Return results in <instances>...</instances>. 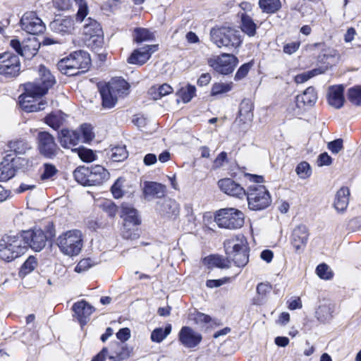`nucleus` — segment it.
<instances>
[{"label":"nucleus","mask_w":361,"mask_h":361,"mask_svg":"<svg viewBox=\"0 0 361 361\" xmlns=\"http://www.w3.org/2000/svg\"><path fill=\"white\" fill-rule=\"evenodd\" d=\"M55 83V78L51 72L41 65L39 68V78L32 82L25 84V92L20 97V107L27 112H36L45 109L44 100L37 99L44 95Z\"/></svg>","instance_id":"f257e3e1"},{"label":"nucleus","mask_w":361,"mask_h":361,"mask_svg":"<svg viewBox=\"0 0 361 361\" xmlns=\"http://www.w3.org/2000/svg\"><path fill=\"white\" fill-rule=\"evenodd\" d=\"M130 85L123 78H113L108 83L99 87V92L102 99V106L111 109L118 102L119 97L126 95Z\"/></svg>","instance_id":"f03ea898"},{"label":"nucleus","mask_w":361,"mask_h":361,"mask_svg":"<svg viewBox=\"0 0 361 361\" xmlns=\"http://www.w3.org/2000/svg\"><path fill=\"white\" fill-rule=\"evenodd\" d=\"M27 251V244L22 233L5 235L0 240V258L12 262Z\"/></svg>","instance_id":"7ed1b4c3"},{"label":"nucleus","mask_w":361,"mask_h":361,"mask_svg":"<svg viewBox=\"0 0 361 361\" xmlns=\"http://www.w3.org/2000/svg\"><path fill=\"white\" fill-rule=\"evenodd\" d=\"M56 245L60 252L65 256H78L83 247V235L78 229H71L63 232L56 238Z\"/></svg>","instance_id":"20e7f679"},{"label":"nucleus","mask_w":361,"mask_h":361,"mask_svg":"<svg viewBox=\"0 0 361 361\" xmlns=\"http://www.w3.org/2000/svg\"><path fill=\"white\" fill-rule=\"evenodd\" d=\"M224 248L227 258L239 267L245 266L249 261L248 245L243 235L226 240Z\"/></svg>","instance_id":"39448f33"},{"label":"nucleus","mask_w":361,"mask_h":361,"mask_svg":"<svg viewBox=\"0 0 361 361\" xmlns=\"http://www.w3.org/2000/svg\"><path fill=\"white\" fill-rule=\"evenodd\" d=\"M90 61V56L87 52L78 51L61 59L57 63V67L63 74L75 75L87 70Z\"/></svg>","instance_id":"423d86ee"},{"label":"nucleus","mask_w":361,"mask_h":361,"mask_svg":"<svg viewBox=\"0 0 361 361\" xmlns=\"http://www.w3.org/2000/svg\"><path fill=\"white\" fill-rule=\"evenodd\" d=\"M211 41L219 48L238 49L241 43L238 31L226 26H216L209 32Z\"/></svg>","instance_id":"0eeeda50"},{"label":"nucleus","mask_w":361,"mask_h":361,"mask_svg":"<svg viewBox=\"0 0 361 361\" xmlns=\"http://www.w3.org/2000/svg\"><path fill=\"white\" fill-rule=\"evenodd\" d=\"M245 195L250 209L259 211L267 208L271 204V197L263 185L252 184L247 188Z\"/></svg>","instance_id":"6e6552de"},{"label":"nucleus","mask_w":361,"mask_h":361,"mask_svg":"<svg viewBox=\"0 0 361 361\" xmlns=\"http://www.w3.org/2000/svg\"><path fill=\"white\" fill-rule=\"evenodd\" d=\"M214 221L220 228L231 230L238 229L244 224V214L241 211L235 208H224L216 212Z\"/></svg>","instance_id":"1a4fd4ad"},{"label":"nucleus","mask_w":361,"mask_h":361,"mask_svg":"<svg viewBox=\"0 0 361 361\" xmlns=\"http://www.w3.org/2000/svg\"><path fill=\"white\" fill-rule=\"evenodd\" d=\"M208 65L222 75H228L234 71L238 63V58L231 54H222L207 60Z\"/></svg>","instance_id":"9d476101"},{"label":"nucleus","mask_w":361,"mask_h":361,"mask_svg":"<svg viewBox=\"0 0 361 361\" xmlns=\"http://www.w3.org/2000/svg\"><path fill=\"white\" fill-rule=\"evenodd\" d=\"M20 71V62L18 56L10 52L0 54V75L16 77Z\"/></svg>","instance_id":"9b49d317"},{"label":"nucleus","mask_w":361,"mask_h":361,"mask_svg":"<svg viewBox=\"0 0 361 361\" xmlns=\"http://www.w3.org/2000/svg\"><path fill=\"white\" fill-rule=\"evenodd\" d=\"M83 34L89 45L95 47H101L103 44V31L100 24L95 20L89 18L83 27Z\"/></svg>","instance_id":"f8f14e48"},{"label":"nucleus","mask_w":361,"mask_h":361,"mask_svg":"<svg viewBox=\"0 0 361 361\" xmlns=\"http://www.w3.org/2000/svg\"><path fill=\"white\" fill-rule=\"evenodd\" d=\"M38 149L42 155L49 159H53L59 152L54 137L47 132L38 134Z\"/></svg>","instance_id":"ddd939ff"},{"label":"nucleus","mask_w":361,"mask_h":361,"mask_svg":"<svg viewBox=\"0 0 361 361\" xmlns=\"http://www.w3.org/2000/svg\"><path fill=\"white\" fill-rule=\"evenodd\" d=\"M27 244V248L30 247L36 252L41 251L46 245L48 237L41 228H35L22 233Z\"/></svg>","instance_id":"4468645a"},{"label":"nucleus","mask_w":361,"mask_h":361,"mask_svg":"<svg viewBox=\"0 0 361 361\" xmlns=\"http://www.w3.org/2000/svg\"><path fill=\"white\" fill-rule=\"evenodd\" d=\"M21 27L27 33L37 35L45 30L42 20L34 12L25 13L20 20Z\"/></svg>","instance_id":"2eb2a0df"},{"label":"nucleus","mask_w":361,"mask_h":361,"mask_svg":"<svg viewBox=\"0 0 361 361\" xmlns=\"http://www.w3.org/2000/svg\"><path fill=\"white\" fill-rule=\"evenodd\" d=\"M75 2L78 9L76 13V20L81 23L89 13V8L85 0H54V6L60 10H68Z\"/></svg>","instance_id":"dca6fc26"},{"label":"nucleus","mask_w":361,"mask_h":361,"mask_svg":"<svg viewBox=\"0 0 361 361\" xmlns=\"http://www.w3.org/2000/svg\"><path fill=\"white\" fill-rule=\"evenodd\" d=\"M158 50V44L146 45L133 51L128 59L131 64L142 65L151 57L152 54Z\"/></svg>","instance_id":"f3484780"},{"label":"nucleus","mask_w":361,"mask_h":361,"mask_svg":"<svg viewBox=\"0 0 361 361\" xmlns=\"http://www.w3.org/2000/svg\"><path fill=\"white\" fill-rule=\"evenodd\" d=\"M308 238L309 231L307 227L304 224H299L292 231L291 245L297 252L303 250L307 243Z\"/></svg>","instance_id":"a211bd4d"},{"label":"nucleus","mask_w":361,"mask_h":361,"mask_svg":"<svg viewBox=\"0 0 361 361\" xmlns=\"http://www.w3.org/2000/svg\"><path fill=\"white\" fill-rule=\"evenodd\" d=\"M179 341L185 348H192L202 341V335L189 326H183L178 335Z\"/></svg>","instance_id":"6ab92c4d"},{"label":"nucleus","mask_w":361,"mask_h":361,"mask_svg":"<svg viewBox=\"0 0 361 361\" xmlns=\"http://www.w3.org/2000/svg\"><path fill=\"white\" fill-rule=\"evenodd\" d=\"M218 185L220 190L228 195L240 199L245 196V190L231 178H226L219 180Z\"/></svg>","instance_id":"aec40b11"},{"label":"nucleus","mask_w":361,"mask_h":361,"mask_svg":"<svg viewBox=\"0 0 361 361\" xmlns=\"http://www.w3.org/2000/svg\"><path fill=\"white\" fill-rule=\"evenodd\" d=\"M344 87L342 85H331L329 87L326 92V99L329 106L339 109L344 105Z\"/></svg>","instance_id":"412c9836"},{"label":"nucleus","mask_w":361,"mask_h":361,"mask_svg":"<svg viewBox=\"0 0 361 361\" xmlns=\"http://www.w3.org/2000/svg\"><path fill=\"white\" fill-rule=\"evenodd\" d=\"M145 199L151 200L154 198H161L166 194L165 185L153 181H145L142 186Z\"/></svg>","instance_id":"4be33fe9"},{"label":"nucleus","mask_w":361,"mask_h":361,"mask_svg":"<svg viewBox=\"0 0 361 361\" xmlns=\"http://www.w3.org/2000/svg\"><path fill=\"white\" fill-rule=\"evenodd\" d=\"M73 310L82 326L87 323L89 317L92 314L94 309L85 300L75 302L73 306Z\"/></svg>","instance_id":"5701e85b"},{"label":"nucleus","mask_w":361,"mask_h":361,"mask_svg":"<svg viewBox=\"0 0 361 361\" xmlns=\"http://www.w3.org/2000/svg\"><path fill=\"white\" fill-rule=\"evenodd\" d=\"M109 177V171L102 166L95 165L89 168L90 185L102 184Z\"/></svg>","instance_id":"b1692460"},{"label":"nucleus","mask_w":361,"mask_h":361,"mask_svg":"<svg viewBox=\"0 0 361 361\" xmlns=\"http://www.w3.org/2000/svg\"><path fill=\"white\" fill-rule=\"evenodd\" d=\"M59 140L63 147L71 148L78 144L80 135L76 130L63 129L59 134Z\"/></svg>","instance_id":"393cba45"},{"label":"nucleus","mask_w":361,"mask_h":361,"mask_svg":"<svg viewBox=\"0 0 361 361\" xmlns=\"http://www.w3.org/2000/svg\"><path fill=\"white\" fill-rule=\"evenodd\" d=\"M73 20L71 17L58 18L51 23V28L56 32L61 34L71 33L74 29Z\"/></svg>","instance_id":"a878e982"},{"label":"nucleus","mask_w":361,"mask_h":361,"mask_svg":"<svg viewBox=\"0 0 361 361\" xmlns=\"http://www.w3.org/2000/svg\"><path fill=\"white\" fill-rule=\"evenodd\" d=\"M317 100V94L312 87H307L304 92L296 97V104L299 108L303 106H312Z\"/></svg>","instance_id":"bb28decb"},{"label":"nucleus","mask_w":361,"mask_h":361,"mask_svg":"<svg viewBox=\"0 0 361 361\" xmlns=\"http://www.w3.org/2000/svg\"><path fill=\"white\" fill-rule=\"evenodd\" d=\"M350 190L346 187L341 188L336 192L334 200V208L338 212H344L349 203Z\"/></svg>","instance_id":"cd10ccee"},{"label":"nucleus","mask_w":361,"mask_h":361,"mask_svg":"<svg viewBox=\"0 0 361 361\" xmlns=\"http://www.w3.org/2000/svg\"><path fill=\"white\" fill-rule=\"evenodd\" d=\"M121 209V216L123 219L124 227L135 226L140 224V221L137 211L134 208L128 205H123Z\"/></svg>","instance_id":"c85d7f7f"},{"label":"nucleus","mask_w":361,"mask_h":361,"mask_svg":"<svg viewBox=\"0 0 361 361\" xmlns=\"http://www.w3.org/2000/svg\"><path fill=\"white\" fill-rule=\"evenodd\" d=\"M157 210L161 214L168 217L176 216L179 212V206L176 201L167 199L159 203Z\"/></svg>","instance_id":"c756f323"},{"label":"nucleus","mask_w":361,"mask_h":361,"mask_svg":"<svg viewBox=\"0 0 361 361\" xmlns=\"http://www.w3.org/2000/svg\"><path fill=\"white\" fill-rule=\"evenodd\" d=\"M111 350L109 359L114 361H121L129 357V352L123 343L118 342L111 343Z\"/></svg>","instance_id":"7c9ffc66"},{"label":"nucleus","mask_w":361,"mask_h":361,"mask_svg":"<svg viewBox=\"0 0 361 361\" xmlns=\"http://www.w3.org/2000/svg\"><path fill=\"white\" fill-rule=\"evenodd\" d=\"M253 104L249 99H243L239 107V116L244 123L251 121L253 118Z\"/></svg>","instance_id":"2f4dec72"},{"label":"nucleus","mask_w":361,"mask_h":361,"mask_svg":"<svg viewBox=\"0 0 361 361\" xmlns=\"http://www.w3.org/2000/svg\"><path fill=\"white\" fill-rule=\"evenodd\" d=\"M65 114L61 111L49 114L44 118L45 123L54 130L59 128L64 123Z\"/></svg>","instance_id":"473e14b6"},{"label":"nucleus","mask_w":361,"mask_h":361,"mask_svg":"<svg viewBox=\"0 0 361 361\" xmlns=\"http://www.w3.org/2000/svg\"><path fill=\"white\" fill-rule=\"evenodd\" d=\"M233 87V83L218 82H214L211 88L210 94L212 97H218L229 92Z\"/></svg>","instance_id":"72a5a7b5"},{"label":"nucleus","mask_w":361,"mask_h":361,"mask_svg":"<svg viewBox=\"0 0 361 361\" xmlns=\"http://www.w3.org/2000/svg\"><path fill=\"white\" fill-rule=\"evenodd\" d=\"M259 5L263 12L270 14L276 13L281 7L280 0H259Z\"/></svg>","instance_id":"f704fd0d"},{"label":"nucleus","mask_w":361,"mask_h":361,"mask_svg":"<svg viewBox=\"0 0 361 361\" xmlns=\"http://www.w3.org/2000/svg\"><path fill=\"white\" fill-rule=\"evenodd\" d=\"M205 263L209 267H218L221 269L228 268L230 267V261L227 259H224L219 256H209L204 259Z\"/></svg>","instance_id":"c9c22d12"},{"label":"nucleus","mask_w":361,"mask_h":361,"mask_svg":"<svg viewBox=\"0 0 361 361\" xmlns=\"http://www.w3.org/2000/svg\"><path fill=\"white\" fill-rule=\"evenodd\" d=\"M256 24L253 22L252 19L247 16L243 15L241 18V30L243 32L250 37H252L256 33Z\"/></svg>","instance_id":"e433bc0d"},{"label":"nucleus","mask_w":361,"mask_h":361,"mask_svg":"<svg viewBox=\"0 0 361 361\" xmlns=\"http://www.w3.org/2000/svg\"><path fill=\"white\" fill-rule=\"evenodd\" d=\"M73 176L75 180L82 185H90L89 179V168L88 167H78L73 172Z\"/></svg>","instance_id":"4c0bfd02"},{"label":"nucleus","mask_w":361,"mask_h":361,"mask_svg":"<svg viewBox=\"0 0 361 361\" xmlns=\"http://www.w3.org/2000/svg\"><path fill=\"white\" fill-rule=\"evenodd\" d=\"M39 44L35 41H30L28 44H24L20 51V56L25 59H32L38 51Z\"/></svg>","instance_id":"58836bf2"},{"label":"nucleus","mask_w":361,"mask_h":361,"mask_svg":"<svg viewBox=\"0 0 361 361\" xmlns=\"http://www.w3.org/2000/svg\"><path fill=\"white\" fill-rule=\"evenodd\" d=\"M195 93L196 87L194 85H188L181 87L177 94L184 103H188L195 96Z\"/></svg>","instance_id":"ea45409f"},{"label":"nucleus","mask_w":361,"mask_h":361,"mask_svg":"<svg viewBox=\"0 0 361 361\" xmlns=\"http://www.w3.org/2000/svg\"><path fill=\"white\" fill-rule=\"evenodd\" d=\"M154 38L152 33H151L146 28H136L134 30V40L137 43H142L145 41L153 40Z\"/></svg>","instance_id":"a19ab883"},{"label":"nucleus","mask_w":361,"mask_h":361,"mask_svg":"<svg viewBox=\"0 0 361 361\" xmlns=\"http://www.w3.org/2000/svg\"><path fill=\"white\" fill-rule=\"evenodd\" d=\"M171 331V324H168L164 329L162 328H157L152 331L151 334V340L153 342H161Z\"/></svg>","instance_id":"79ce46f5"},{"label":"nucleus","mask_w":361,"mask_h":361,"mask_svg":"<svg viewBox=\"0 0 361 361\" xmlns=\"http://www.w3.org/2000/svg\"><path fill=\"white\" fill-rule=\"evenodd\" d=\"M316 315L319 320L325 322L333 317V310L329 305H322L316 311Z\"/></svg>","instance_id":"37998d69"},{"label":"nucleus","mask_w":361,"mask_h":361,"mask_svg":"<svg viewBox=\"0 0 361 361\" xmlns=\"http://www.w3.org/2000/svg\"><path fill=\"white\" fill-rule=\"evenodd\" d=\"M151 94L154 99H159L161 97L169 94L172 92V87L168 84H163L158 87H153L151 89Z\"/></svg>","instance_id":"c03bdc74"},{"label":"nucleus","mask_w":361,"mask_h":361,"mask_svg":"<svg viewBox=\"0 0 361 361\" xmlns=\"http://www.w3.org/2000/svg\"><path fill=\"white\" fill-rule=\"evenodd\" d=\"M349 101L355 106H361V86H355L348 90Z\"/></svg>","instance_id":"a18cd8bd"},{"label":"nucleus","mask_w":361,"mask_h":361,"mask_svg":"<svg viewBox=\"0 0 361 361\" xmlns=\"http://www.w3.org/2000/svg\"><path fill=\"white\" fill-rule=\"evenodd\" d=\"M58 173L56 167L51 164L46 163L43 164L42 172L40 175L42 180H47L52 178Z\"/></svg>","instance_id":"49530a36"},{"label":"nucleus","mask_w":361,"mask_h":361,"mask_svg":"<svg viewBox=\"0 0 361 361\" xmlns=\"http://www.w3.org/2000/svg\"><path fill=\"white\" fill-rule=\"evenodd\" d=\"M11 151L16 154H23L30 148L29 145L24 140H14L9 142L8 145Z\"/></svg>","instance_id":"de8ad7c7"},{"label":"nucleus","mask_w":361,"mask_h":361,"mask_svg":"<svg viewBox=\"0 0 361 361\" xmlns=\"http://www.w3.org/2000/svg\"><path fill=\"white\" fill-rule=\"evenodd\" d=\"M272 289L271 284L269 283H260L257 286V293L258 294L257 300L259 302H255L256 305H260L262 300H263L267 294H269Z\"/></svg>","instance_id":"09e8293b"},{"label":"nucleus","mask_w":361,"mask_h":361,"mask_svg":"<svg viewBox=\"0 0 361 361\" xmlns=\"http://www.w3.org/2000/svg\"><path fill=\"white\" fill-rule=\"evenodd\" d=\"M295 172L300 178L306 179L311 176L312 169L309 163L302 161L296 166Z\"/></svg>","instance_id":"8fccbe9b"},{"label":"nucleus","mask_w":361,"mask_h":361,"mask_svg":"<svg viewBox=\"0 0 361 361\" xmlns=\"http://www.w3.org/2000/svg\"><path fill=\"white\" fill-rule=\"evenodd\" d=\"M128 157V152L124 146H117L111 149V158L114 161H122Z\"/></svg>","instance_id":"3c124183"},{"label":"nucleus","mask_w":361,"mask_h":361,"mask_svg":"<svg viewBox=\"0 0 361 361\" xmlns=\"http://www.w3.org/2000/svg\"><path fill=\"white\" fill-rule=\"evenodd\" d=\"M323 71L319 68H315L300 74L295 75V82L298 84L303 83L307 81L309 79L312 78L314 76L319 75L322 73Z\"/></svg>","instance_id":"603ef678"},{"label":"nucleus","mask_w":361,"mask_h":361,"mask_svg":"<svg viewBox=\"0 0 361 361\" xmlns=\"http://www.w3.org/2000/svg\"><path fill=\"white\" fill-rule=\"evenodd\" d=\"M76 152L80 159L85 162H91L95 160V154L93 151L84 147H80L73 149Z\"/></svg>","instance_id":"864d4df0"},{"label":"nucleus","mask_w":361,"mask_h":361,"mask_svg":"<svg viewBox=\"0 0 361 361\" xmlns=\"http://www.w3.org/2000/svg\"><path fill=\"white\" fill-rule=\"evenodd\" d=\"M99 208L110 217H114L118 212L117 206L111 200H104L99 204Z\"/></svg>","instance_id":"5fc2aeb1"},{"label":"nucleus","mask_w":361,"mask_h":361,"mask_svg":"<svg viewBox=\"0 0 361 361\" xmlns=\"http://www.w3.org/2000/svg\"><path fill=\"white\" fill-rule=\"evenodd\" d=\"M37 259L34 257H29L20 268V274L27 275L32 272L37 266Z\"/></svg>","instance_id":"6e6d98bb"},{"label":"nucleus","mask_w":361,"mask_h":361,"mask_svg":"<svg viewBox=\"0 0 361 361\" xmlns=\"http://www.w3.org/2000/svg\"><path fill=\"white\" fill-rule=\"evenodd\" d=\"M316 272L320 279L324 280H329L333 277L332 271L326 264H319L316 269Z\"/></svg>","instance_id":"4d7b16f0"},{"label":"nucleus","mask_w":361,"mask_h":361,"mask_svg":"<svg viewBox=\"0 0 361 361\" xmlns=\"http://www.w3.org/2000/svg\"><path fill=\"white\" fill-rule=\"evenodd\" d=\"M95 265V262L90 258H85L81 259L76 267H75V271L80 274L87 271L89 269Z\"/></svg>","instance_id":"13d9d810"},{"label":"nucleus","mask_w":361,"mask_h":361,"mask_svg":"<svg viewBox=\"0 0 361 361\" xmlns=\"http://www.w3.org/2000/svg\"><path fill=\"white\" fill-rule=\"evenodd\" d=\"M124 181L123 178H119L111 187L112 195L116 199L121 198L124 194L123 189Z\"/></svg>","instance_id":"bf43d9fd"},{"label":"nucleus","mask_w":361,"mask_h":361,"mask_svg":"<svg viewBox=\"0 0 361 361\" xmlns=\"http://www.w3.org/2000/svg\"><path fill=\"white\" fill-rule=\"evenodd\" d=\"M15 171L9 164L0 166V181H6L13 177Z\"/></svg>","instance_id":"052dcab7"},{"label":"nucleus","mask_w":361,"mask_h":361,"mask_svg":"<svg viewBox=\"0 0 361 361\" xmlns=\"http://www.w3.org/2000/svg\"><path fill=\"white\" fill-rule=\"evenodd\" d=\"M80 131L85 142H88L93 140L94 134L92 131V127L89 124H82L80 126Z\"/></svg>","instance_id":"680f3d73"},{"label":"nucleus","mask_w":361,"mask_h":361,"mask_svg":"<svg viewBox=\"0 0 361 361\" xmlns=\"http://www.w3.org/2000/svg\"><path fill=\"white\" fill-rule=\"evenodd\" d=\"M252 66V63H247L243 64L237 71L234 79L235 80H240L243 79L250 71L251 67Z\"/></svg>","instance_id":"e2e57ef3"},{"label":"nucleus","mask_w":361,"mask_h":361,"mask_svg":"<svg viewBox=\"0 0 361 361\" xmlns=\"http://www.w3.org/2000/svg\"><path fill=\"white\" fill-rule=\"evenodd\" d=\"M328 149L334 154H338L343 149V140L337 139L328 143Z\"/></svg>","instance_id":"0e129e2a"},{"label":"nucleus","mask_w":361,"mask_h":361,"mask_svg":"<svg viewBox=\"0 0 361 361\" xmlns=\"http://www.w3.org/2000/svg\"><path fill=\"white\" fill-rule=\"evenodd\" d=\"M228 281L229 279L227 277L221 279H210L207 281L206 286L209 288H217L226 283Z\"/></svg>","instance_id":"69168bd1"},{"label":"nucleus","mask_w":361,"mask_h":361,"mask_svg":"<svg viewBox=\"0 0 361 361\" xmlns=\"http://www.w3.org/2000/svg\"><path fill=\"white\" fill-rule=\"evenodd\" d=\"M194 320L197 324H209L212 321V318L207 314L197 312L195 314Z\"/></svg>","instance_id":"338daca9"},{"label":"nucleus","mask_w":361,"mask_h":361,"mask_svg":"<svg viewBox=\"0 0 361 361\" xmlns=\"http://www.w3.org/2000/svg\"><path fill=\"white\" fill-rule=\"evenodd\" d=\"M332 162L331 157L326 153H322L317 159V164L319 166H329Z\"/></svg>","instance_id":"774afa93"}]
</instances>
